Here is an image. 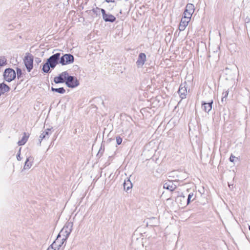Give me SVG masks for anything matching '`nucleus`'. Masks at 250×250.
<instances>
[{
    "label": "nucleus",
    "mask_w": 250,
    "mask_h": 250,
    "mask_svg": "<svg viewBox=\"0 0 250 250\" xmlns=\"http://www.w3.org/2000/svg\"><path fill=\"white\" fill-rule=\"evenodd\" d=\"M61 53H56L47 59L46 62L43 64L42 70L44 73L49 72L50 68L54 69L60 63Z\"/></svg>",
    "instance_id": "f257e3e1"
},
{
    "label": "nucleus",
    "mask_w": 250,
    "mask_h": 250,
    "mask_svg": "<svg viewBox=\"0 0 250 250\" xmlns=\"http://www.w3.org/2000/svg\"><path fill=\"white\" fill-rule=\"evenodd\" d=\"M187 83L185 82L184 83H182L180 86L178 92L179 94L180 98L182 99H185L186 98V96L187 95Z\"/></svg>",
    "instance_id": "9b49d317"
},
{
    "label": "nucleus",
    "mask_w": 250,
    "mask_h": 250,
    "mask_svg": "<svg viewBox=\"0 0 250 250\" xmlns=\"http://www.w3.org/2000/svg\"><path fill=\"white\" fill-rule=\"evenodd\" d=\"M49 131H50V129L47 128V129L43 131V132L41 134L39 138L38 145L39 146H41V142L43 139L49 138L48 135Z\"/></svg>",
    "instance_id": "f3484780"
},
{
    "label": "nucleus",
    "mask_w": 250,
    "mask_h": 250,
    "mask_svg": "<svg viewBox=\"0 0 250 250\" xmlns=\"http://www.w3.org/2000/svg\"><path fill=\"white\" fill-rule=\"evenodd\" d=\"M72 227L73 224L72 223H66L58 234L59 237H61L62 236L63 240H66L72 231Z\"/></svg>",
    "instance_id": "7ed1b4c3"
},
{
    "label": "nucleus",
    "mask_w": 250,
    "mask_h": 250,
    "mask_svg": "<svg viewBox=\"0 0 250 250\" xmlns=\"http://www.w3.org/2000/svg\"><path fill=\"white\" fill-rule=\"evenodd\" d=\"M21 148H20L19 149V152H18V154H17V160H18V161H21V156H20V154H21Z\"/></svg>",
    "instance_id": "7c9ffc66"
},
{
    "label": "nucleus",
    "mask_w": 250,
    "mask_h": 250,
    "mask_svg": "<svg viewBox=\"0 0 250 250\" xmlns=\"http://www.w3.org/2000/svg\"><path fill=\"white\" fill-rule=\"evenodd\" d=\"M166 189H167V190H169V189H170V192H171V193H172V192L174 190V189H175V188H166Z\"/></svg>",
    "instance_id": "c9c22d12"
},
{
    "label": "nucleus",
    "mask_w": 250,
    "mask_h": 250,
    "mask_svg": "<svg viewBox=\"0 0 250 250\" xmlns=\"http://www.w3.org/2000/svg\"><path fill=\"white\" fill-rule=\"evenodd\" d=\"M204 188H200V190H199V191L201 193H202V192H204Z\"/></svg>",
    "instance_id": "e433bc0d"
},
{
    "label": "nucleus",
    "mask_w": 250,
    "mask_h": 250,
    "mask_svg": "<svg viewBox=\"0 0 250 250\" xmlns=\"http://www.w3.org/2000/svg\"><path fill=\"white\" fill-rule=\"evenodd\" d=\"M116 141L117 145H120L121 144L122 142V138L120 136H117L116 138Z\"/></svg>",
    "instance_id": "c85d7f7f"
},
{
    "label": "nucleus",
    "mask_w": 250,
    "mask_h": 250,
    "mask_svg": "<svg viewBox=\"0 0 250 250\" xmlns=\"http://www.w3.org/2000/svg\"><path fill=\"white\" fill-rule=\"evenodd\" d=\"M184 185V184H180V183H175L173 179L168 178L167 181L164 182L163 188H177Z\"/></svg>",
    "instance_id": "9d476101"
},
{
    "label": "nucleus",
    "mask_w": 250,
    "mask_h": 250,
    "mask_svg": "<svg viewBox=\"0 0 250 250\" xmlns=\"http://www.w3.org/2000/svg\"><path fill=\"white\" fill-rule=\"evenodd\" d=\"M51 90L53 92H56L60 94H64L65 92V90L63 87L56 88L52 87Z\"/></svg>",
    "instance_id": "5701e85b"
},
{
    "label": "nucleus",
    "mask_w": 250,
    "mask_h": 250,
    "mask_svg": "<svg viewBox=\"0 0 250 250\" xmlns=\"http://www.w3.org/2000/svg\"><path fill=\"white\" fill-rule=\"evenodd\" d=\"M229 161L231 162H234L235 161H238V158L235 157L234 156H233V155H231L230 157H229Z\"/></svg>",
    "instance_id": "cd10ccee"
},
{
    "label": "nucleus",
    "mask_w": 250,
    "mask_h": 250,
    "mask_svg": "<svg viewBox=\"0 0 250 250\" xmlns=\"http://www.w3.org/2000/svg\"><path fill=\"white\" fill-rule=\"evenodd\" d=\"M146 60V55L144 53H141L139 54L138 60L136 62L138 68L143 67Z\"/></svg>",
    "instance_id": "4468645a"
},
{
    "label": "nucleus",
    "mask_w": 250,
    "mask_h": 250,
    "mask_svg": "<svg viewBox=\"0 0 250 250\" xmlns=\"http://www.w3.org/2000/svg\"><path fill=\"white\" fill-rule=\"evenodd\" d=\"M131 188H124V190H125V191L126 192H128V190H129Z\"/></svg>",
    "instance_id": "4c0bfd02"
},
{
    "label": "nucleus",
    "mask_w": 250,
    "mask_h": 250,
    "mask_svg": "<svg viewBox=\"0 0 250 250\" xmlns=\"http://www.w3.org/2000/svg\"><path fill=\"white\" fill-rule=\"evenodd\" d=\"M101 11L102 13L103 18L105 21L113 22L116 21L115 17L111 14H106L104 9H101Z\"/></svg>",
    "instance_id": "f8f14e48"
},
{
    "label": "nucleus",
    "mask_w": 250,
    "mask_h": 250,
    "mask_svg": "<svg viewBox=\"0 0 250 250\" xmlns=\"http://www.w3.org/2000/svg\"><path fill=\"white\" fill-rule=\"evenodd\" d=\"M74 61V57L71 54H65L60 56V63L62 65H65L72 63Z\"/></svg>",
    "instance_id": "423d86ee"
},
{
    "label": "nucleus",
    "mask_w": 250,
    "mask_h": 250,
    "mask_svg": "<svg viewBox=\"0 0 250 250\" xmlns=\"http://www.w3.org/2000/svg\"><path fill=\"white\" fill-rule=\"evenodd\" d=\"M35 62L37 63H39V62H41V60L40 58H36L35 59Z\"/></svg>",
    "instance_id": "72a5a7b5"
},
{
    "label": "nucleus",
    "mask_w": 250,
    "mask_h": 250,
    "mask_svg": "<svg viewBox=\"0 0 250 250\" xmlns=\"http://www.w3.org/2000/svg\"><path fill=\"white\" fill-rule=\"evenodd\" d=\"M65 241L66 240H63V237L61 238L58 235L56 240L51 245V247L54 248V250H59Z\"/></svg>",
    "instance_id": "6e6552de"
},
{
    "label": "nucleus",
    "mask_w": 250,
    "mask_h": 250,
    "mask_svg": "<svg viewBox=\"0 0 250 250\" xmlns=\"http://www.w3.org/2000/svg\"><path fill=\"white\" fill-rule=\"evenodd\" d=\"M17 78L19 79L22 76V71L21 68L17 67L16 68Z\"/></svg>",
    "instance_id": "a878e982"
},
{
    "label": "nucleus",
    "mask_w": 250,
    "mask_h": 250,
    "mask_svg": "<svg viewBox=\"0 0 250 250\" xmlns=\"http://www.w3.org/2000/svg\"><path fill=\"white\" fill-rule=\"evenodd\" d=\"M29 136V134L27 135L26 133L24 132L22 139L19 141L18 143V145L19 146L24 145L27 141Z\"/></svg>",
    "instance_id": "412c9836"
},
{
    "label": "nucleus",
    "mask_w": 250,
    "mask_h": 250,
    "mask_svg": "<svg viewBox=\"0 0 250 250\" xmlns=\"http://www.w3.org/2000/svg\"><path fill=\"white\" fill-rule=\"evenodd\" d=\"M65 83L67 87L71 88L76 87L80 84L79 81L76 77L70 76L68 74Z\"/></svg>",
    "instance_id": "39448f33"
},
{
    "label": "nucleus",
    "mask_w": 250,
    "mask_h": 250,
    "mask_svg": "<svg viewBox=\"0 0 250 250\" xmlns=\"http://www.w3.org/2000/svg\"><path fill=\"white\" fill-rule=\"evenodd\" d=\"M185 11L186 13H189L191 14L194 12V6L193 4L188 3L186 6Z\"/></svg>",
    "instance_id": "aec40b11"
},
{
    "label": "nucleus",
    "mask_w": 250,
    "mask_h": 250,
    "mask_svg": "<svg viewBox=\"0 0 250 250\" xmlns=\"http://www.w3.org/2000/svg\"><path fill=\"white\" fill-rule=\"evenodd\" d=\"M193 194L192 193H190L188 194V198H187L188 204H189L190 202V200L191 197L193 196Z\"/></svg>",
    "instance_id": "c756f323"
},
{
    "label": "nucleus",
    "mask_w": 250,
    "mask_h": 250,
    "mask_svg": "<svg viewBox=\"0 0 250 250\" xmlns=\"http://www.w3.org/2000/svg\"><path fill=\"white\" fill-rule=\"evenodd\" d=\"M16 74L14 69L8 68L5 69L3 73V77L4 80L8 82H10L15 79Z\"/></svg>",
    "instance_id": "0eeeda50"
},
{
    "label": "nucleus",
    "mask_w": 250,
    "mask_h": 250,
    "mask_svg": "<svg viewBox=\"0 0 250 250\" xmlns=\"http://www.w3.org/2000/svg\"><path fill=\"white\" fill-rule=\"evenodd\" d=\"M123 186L124 188H132L133 185L130 179L127 178L126 179L124 180Z\"/></svg>",
    "instance_id": "4be33fe9"
},
{
    "label": "nucleus",
    "mask_w": 250,
    "mask_h": 250,
    "mask_svg": "<svg viewBox=\"0 0 250 250\" xmlns=\"http://www.w3.org/2000/svg\"><path fill=\"white\" fill-rule=\"evenodd\" d=\"M33 56L28 53L26 54L23 59V62L28 72H30L33 67Z\"/></svg>",
    "instance_id": "20e7f679"
},
{
    "label": "nucleus",
    "mask_w": 250,
    "mask_h": 250,
    "mask_svg": "<svg viewBox=\"0 0 250 250\" xmlns=\"http://www.w3.org/2000/svg\"><path fill=\"white\" fill-rule=\"evenodd\" d=\"M189 20L188 19L182 18L179 26V29L180 31H184L188 26Z\"/></svg>",
    "instance_id": "dca6fc26"
},
{
    "label": "nucleus",
    "mask_w": 250,
    "mask_h": 250,
    "mask_svg": "<svg viewBox=\"0 0 250 250\" xmlns=\"http://www.w3.org/2000/svg\"><path fill=\"white\" fill-rule=\"evenodd\" d=\"M68 73L67 71L62 72L58 76L54 78V82L55 83H63L66 81V77Z\"/></svg>",
    "instance_id": "1a4fd4ad"
},
{
    "label": "nucleus",
    "mask_w": 250,
    "mask_h": 250,
    "mask_svg": "<svg viewBox=\"0 0 250 250\" xmlns=\"http://www.w3.org/2000/svg\"><path fill=\"white\" fill-rule=\"evenodd\" d=\"M101 9L96 7V8L92 9V11L94 14H96V16L99 15L100 14V11Z\"/></svg>",
    "instance_id": "bb28decb"
},
{
    "label": "nucleus",
    "mask_w": 250,
    "mask_h": 250,
    "mask_svg": "<svg viewBox=\"0 0 250 250\" xmlns=\"http://www.w3.org/2000/svg\"><path fill=\"white\" fill-rule=\"evenodd\" d=\"M33 161V158L32 157H29L26 159V160L25 162L24 168V169H29L32 166V162Z\"/></svg>",
    "instance_id": "6ab92c4d"
},
{
    "label": "nucleus",
    "mask_w": 250,
    "mask_h": 250,
    "mask_svg": "<svg viewBox=\"0 0 250 250\" xmlns=\"http://www.w3.org/2000/svg\"><path fill=\"white\" fill-rule=\"evenodd\" d=\"M223 95H224V96L222 99V101L224 100V99L225 98L228 96V92L226 91L225 92H223Z\"/></svg>",
    "instance_id": "2f4dec72"
},
{
    "label": "nucleus",
    "mask_w": 250,
    "mask_h": 250,
    "mask_svg": "<svg viewBox=\"0 0 250 250\" xmlns=\"http://www.w3.org/2000/svg\"><path fill=\"white\" fill-rule=\"evenodd\" d=\"M248 228H249V229L250 230V225H249Z\"/></svg>",
    "instance_id": "ea45409f"
},
{
    "label": "nucleus",
    "mask_w": 250,
    "mask_h": 250,
    "mask_svg": "<svg viewBox=\"0 0 250 250\" xmlns=\"http://www.w3.org/2000/svg\"><path fill=\"white\" fill-rule=\"evenodd\" d=\"M105 1L107 3L113 2L114 3L115 1L114 0H105Z\"/></svg>",
    "instance_id": "473e14b6"
},
{
    "label": "nucleus",
    "mask_w": 250,
    "mask_h": 250,
    "mask_svg": "<svg viewBox=\"0 0 250 250\" xmlns=\"http://www.w3.org/2000/svg\"><path fill=\"white\" fill-rule=\"evenodd\" d=\"M225 70H226V71H227V70H229V69L227 67H226Z\"/></svg>",
    "instance_id": "58836bf2"
},
{
    "label": "nucleus",
    "mask_w": 250,
    "mask_h": 250,
    "mask_svg": "<svg viewBox=\"0 0 250 250\" xmlns=\"http://www.w3.org/2000/svg\"><path fill=\"white\" fill-rule=\"evenodd\" d=\"M7 60L5 57L2 56L0 57V66H3L6 64Z\"/></svg>",
    "instance_id": "b1692460"
},
{
    "label": "nucleus",
    "mask_w": 250,
    "mask_h": 250,
    "mask_svg": "<svg viewBox=\"0 0 250 250\" xmlns=\"http://www.w3.org/2000/svg\"><path fill=\"white\" fill-rule=\"evenodd\" d=\"M192 15L191 14L189 13H186L185 12V11H184V16L183 17H182V18H184V19H188V20H190V18L192 16Z\"/></svg>",
    "instance_id": "393cba45"
},
{
    "label": "nucleus",
    "mask_w": 250,
    "mask_h": 250,
    "mask_svg": "<svg viewBox=\"0 0 250 250\" xmlns=\"http://www.w3.org/2000/svg\"><path fill=\"white\" fill-rule=\"evenodd\" d=\"M176 202L179 208H184L188 205L187 198L185 196H178L176 199Z\"/></svg>",
    "instance_id": "ddd939ff"
},
{
    "label": "nucleus",
    "mask_w": 250,
    "mask_h": 250,
    "mask_svg": "<svg viewBox=\"0 0 250 250\" xmlns=\"http://www.w3.org/2000/svg\"><path fill=\"white\" fill-rule=\"evenodd\" d=\"M212 100L208 102L203 101L202 102V108L206 112L208 113L212 109Z\"/></svg>",
    "instance_id": "2eb2a0df"
},
{
    "label": "nucleus",
    "mask_w": 250,
    "mask_h": 250,
    "mask_svg": "<svg viewBox=\"0 0 250 250\" xmlns=\"http://www.w3.org/2000/svg\"><path fill=\"white\" fill-rule=\"evenodd\" d=\"M186 174L182 171L173 170L167 173L169 179H173L175 183H183L182 180L185 178Z\"/></svg>",
    "instance_id": "f03ea898"
},
{
    "label": "nucleus",
    "mask_w": 250,
    "mask_h": 250,
    "mask_svg": "<svg viewBox=\"0 0 250 250\" xmlns=\"http://www.w3.org/2000/svg\"><path fill=\"white\" fill-rule=\"evenodd\" d=\"M10 88L6 83H0V91L1 94L9 91Z\"/></svg>",
    "instance_id": "a211bd4d"
},
{
    "label": "nucleus",
    "mask_w": 250,
    "mask_h": 250,
    "mask_svg": "<svg viewBox=\"0 0 250 250\" xmlns=\"http://www.w3.org/2000/svg\"><path fill=\"white\" fill-rule=\"evenodd\" d=\"M249 21H250V19H249V18H247L245 19V23H246V24L249 23Z\"/></svg>",
    "instance_id": "f704fd0d"
}]
</instances>
